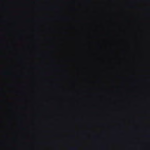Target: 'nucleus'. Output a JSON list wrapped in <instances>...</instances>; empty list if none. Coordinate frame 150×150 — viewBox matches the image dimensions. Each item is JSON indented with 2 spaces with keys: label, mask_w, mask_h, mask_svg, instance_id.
<instances>
[{
  "label": "nucleus",
  "mask_w": 150,
  "mask_h": 150,
  "mask_svg": "<svg viewBox=\"0 0 150 150\" xmlns=\"http://www.w3.org/2000/svg\"><path fill=\"white\" fill-rule=\"evenodd\" d=\"M69 149L71 150H77L78 148L76 146H74L70 147Z\"/></svg>",
  "instance_id": "f257e3e1"
},
{
  "label": "nucleus",
  "mask_w": 150,
  "mask_h": 150,
  "mask_svg": "<svg viewBox=\"0 0 150 150\" xmlns=\"http://www.w3.org/2000/svg\"><path fill=\"white\" fill-rule=\"evenodd\" d=\"M72 137H74V136H72Z\"/></svg>",
  "instance_id": "f03ea898"
}]
</instances>
